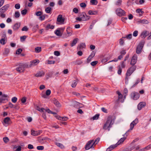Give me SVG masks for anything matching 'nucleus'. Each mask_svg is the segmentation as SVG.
Listing matches in <instances>:
<instances>
[{
    "label": "nucleus",
    "instance_id": "obj_24",
    "mask_svg": "<svg viewBox=\"0 0 151 151\" xmlns=\"http://www.w3.org/2000/svg\"><path fill=\"white\" fill-rule=\"evenodd\" d=\"M98 13L97 11L89 10L88 12V14L90 15H94L97 14Z\"/></svg>",
    "mask_w": 151,
    "mask_h": 151
},
{
    "label": "nucleus",
    "instance_id": "obj_34",
    "mask_svg": "<svg viewBox=\"0 0 151 151\" xmlns=\"http://www.w3.org/2000/svg\"><path fill=\"white\" fill-rule=\"evenodd\" d=\"M41 51V48L40 47H37L35 48V51L36 53H39Z\"/></svg>",
    "mask_w": 151,
    "mask_h": 151
},
{
    "label": "nucleus",
    "instance_id": "obj_15",
    "mask_svg": "<svg viewBox=\"0 0 151 151\" xmlns=\"http://www.w3.org/2000/svg\"><path fill=\"white\" fill-rule=\"evenodd\" d=\"M57 21L61 24L63 23L64 19L63 18L62 16L61 15H59L58 16L57 18Z\"/></svg>",
    "mask_w": 151,
    "mask_h": 151
},
{
    "label": "nucleus",
    "instance_id": "obj_4",
    "mask_svg": "<svg viewBox=\"0 0 151 151\" xmlns=\"http://www.w3.org/2000/svg\"><path fill=\"white\" fill-rule=\"evenodd\" d=\"M136 67L135 66H133L131 67L127 70L126 75L127 76H129L136 69ZM126 80H128V78L126 77L125 78Z\"/></svg>",
    "mask_w": 151,
    "mask_h": 151
},
{
    "label": "nucleus",
    "instance_id": "obj_56",
    "mask_svg": "<svg viewBox=\"0 0 151 151\" xmlns=\"http://www.w3.org/2000/svg\"><path fill=\"white\" fill-rule=\"evenodd\" d=\"M134 126H135L134 125V124H133L132 123H131L130 124V129H129L128 130V131H129L130 130H132V129H133Z\"/></svg>",
    "mask_w": 151,
    "mask_h": 151
},
{
    "label": "nucleus",
    "instance_id": "obj_28",
    "mask_svg": "<svg viewBox=\"0 0 151 151\" xmlns=\"http://www.w3.org/2000/svg\"><path fill=\"white\" fill-rule=\"evenodd\" d=\"M151 148V144L145 147L140 149L139 151H145L150 149Z\"/></svg>",
    "mask_w": 151,
    "mask_h": 151
},
{
    "label": "nucleus",
    "instance_id": "obj_40",
    "mask_svg": "<svg viewBox=\"0 0 151 151\" xmlns=\"http://www.w3.org/2000/svg\"><path fill=\"white\" fill-rule=\"evenodd\" d=\"M55 33L58 36H60L62 35V34L61 33L60 31L58 30H56L55 31Z\"/></svg>",
    "mask_w": 151,
    "mask_h": 151
},
{
    "label": "nucleus",
    "instance_id": "obj_59",
    "mask_svg": "<svg viewBox=\"0 0 151 151\" xmlns=\"http://www.w3.org/2000/svg\"><path fill=\"white\" fill-rule=\"evenodd\" d=\"M75 64L77 65H80L82 63V62L80 60H76L75 62Z\"/></svg>",
    "mask_w": 151,
    "mask_h": 151
},
{
    "label": "nucleus",
    "instance_id": "obj_20",
    "mask_svg": "<svg viewBox=\"0 0 151 151\" xmlns=\"http://www.w3.org/2000/svg\"><path fill=\"white\" fill-rule=\"evenodd\" d=\"M118 145H117L116 144L114 145H111L110 146H109V147L107 149L106 151H110L112 150H113L116 147H117Z\"/></svg>",
    "mask_w": 151,
    "mask_h": 151
},
{
    "label": "nucleus",
    "instance_id": "obj_13",
    "mask_svg": "<svg viewBox=\"0 0 151 151\" xmlns=\"http://www.w3.org/2000/svg\"><path fill=\"white\" fill-rule=\"evenodd\" d=\"M146 105L145 102H142L139 103L137 106L138 109L139 110H141Z\"/></svg>",
    "mask_w": 151,
    "mask_h": 151
},
{
    "label": "nucleus",
    "instance_id": "obj_2",
    "mask_svg": "<svg viewBox=\"0 0 151 151\" xmlns=\"http://www.w3.org/2000/svg\"><path fill=\"white\" fill-rule=\"evenodd\" d=\"M29 66L27 63H20L18 65V66L16 68V70L19 72H23L25 68H28Z\"/></svg>",
    "mask_w": 151,
    "mask_h": 151
},
{
    "label": "nucleus",
    "instance_id": "obj_38",
    "mask_svg": "<svg viewBox=\"0 0 151 151\" xmlns=\"http://www.w3.org/2000/svg\"><path fill=\"white\" fill-rule=\"evenodd\" d=\"M132 35L131 34H130L127 35H126L125 36L123 37L122 38H127V39H130L132 37Z\"/></svg>",
    "mask_w": 151,
    "mask_h": 151
},
{
    "label": "nucleus",
    "instance_id": "obj_52",
    "mask_svg": "<svg viewBox=\"0 0 151 151\" xmlns=\"http://www.w3.org/2000/svg\"><path fill=\"white\" fill-rule=\"evenodd\" d=\"M42 14V12L41 11H38L35 13V15L37 16H40Z\"/></svg>",
    "mask_w": 151,
    "mask_h": 151
},
{
    "label": "nucleus",
    "instance_id": "obj_27",
    "mask_svg": "<svg viewBox=\"0 0 151 151\" xmlns=\"http://www.w3.org/2000/svg\"><path fill=\"white\" fill-rule=\"evenodd\" d=\"M5 12L1 8L0 9V17L2 18L5 17L6 15L4 14Z\"/></svg>",
    "mask_w": 151,
    "mask_h": 151
},
{
    "label": "nucleus",
    "instance_id": "obj_45",
    "mask_svg": "<svg viewBox=\"0 0 151 151\" xmlns=\"http://www.w3.org/2000/svg\"><path fill=\"white\" fill-rule=\"evenodd\" d=\"M52 10V9L51 8L48 7L46 8L45 11L46 13H50Z\"/></svg>",
    "mask_w": 151,
    "mask_h": 151
},
{
    "label": "nucleus",
    "instance_id": "obj_6",
    "mask_svg": "<svg viewBox=\"0 0 151 151\" xmlns=\"http://www.w3.org/2000/svg\"><path fill=\"white\" fill-rule=\"evenodd\" d=\"M95 145H94L93 140H91L88 142L86 144L85 148L86 150H87L90 148H93Z\"/></svg>",
    "mask_w": 151,
    "mask_h": 151
},
{
    "label": "nucleus",
    "instance_id": "obj_22",
    "mask_svg": "<svg viewBox=\"0 0 151 151\" xmlns=\"http://www.w3.org/2000/svg\"><path fill=\"white\" fill-rule=\"evenodd\" d=\"M148 33L149 32L147 31H144L142 32L141 35V36L142 38H144L147 35Z\"/></svg>",
    "mask_w": 151,
    "mask_h": 151
},
{
    "label": "nucleus",
    "instance_id": "obj_12",
    "mask_svg": "<svg viewBox=\"0 0 151 151\" xmlns=\"http://www.w3.org/2000/svg\"><path fill=\"white\" fill-rule=\"evenodd\" d=\"M42 132V130L35 131L32 130L31 131V134L34 136H37L40 134Z\"/></svg>",
    "mask_w": 151,
    "mask_h": 151
},
{
    "label": "nucleus",
    "instance_id": "obj_64",
    "mask_svg": "<svg viewBox=\"0 0 151 151\" xmlns=\"http://www.w3.org/2000/svg\"><path fill=\"white\" fill-rule=\"evenodd\" d=\"M28 30V28L27 26L24 27L22 29V31H27Z\"/></svg>",
    "mask_w": 151,
    "mask_h": 151
},
{
    "label": "nucleus",
    "instance_id": "obj_55",
    "mask_svg": "<svg viewBox=\"0 0 151 151\" xmlns=\"http://www.w3.org/2000/svg\"><path fill=\"white\" fill-rule=\"evenodd\" d=\"M99 114H96L93 117L92 119L93 120L97 119L99 117Z\"/></svg>",
    "mask_w": 151,
    "mask_h": 151
},
{
    "label": "nucleus",
    "instance_id": "obj_3",
    "mask_svg": "<svg viewBox=\"0 0 151 151\" xmlns=\"http://www.w3.org/2000/svg\"><path fill=\"white\" fill-rule=\"evenodd\" d=\"M81 17H76V20L79 21H81L82 20L85 21L89 20L90 18V16L87 15L86 13L84 12H83L81 15Z\"/></svg>",
    "mask_w": 151,
    "mask_h": 151
},
{
    "label": "nucleus",
    "instance_id": "obj_53",
    "mask_svg": "<svg viewBox=\"0 0 151 151\" xmlns=\"http://www.w3.org/2000/svg\"><path fill=\"white\" fill-rule=\"evenodd\" d=\"M122 72V68H120V66H118V70L117 72L118 73L119 75H121Z\"/></svg>",
    "mask_w": 151,
    "mask_h": 151
},
{
    "label": "nucleus",
    "instance_id": "obj_23",
    "mask_svg": "<svg viewBox=\"0 0 151 151\" xmlns=\"http://www.w3.org/2000/svg\"><path fill=\"white\" fill-rule=\"evenodd\" d=\"M85 47L86 45L84 43H82L78 46L77 49L78 50H80L81 49L85 48Z\"/></svg>",
    "mask_w": 151,
    "mask_h": 151
},
{
    "label": "nucleus",
    "instance_id": "obj_26",
    "mask_svg": "<svg viewBox=\"0 0 151 151\" xmlns=\"http://www.w3.org/2000/svg\"><path fill=\"white\" fill-rule=\"evenodd\" d=\"M126 137H124L123 138H121L120 140L118 141V142L116 144L117 145H120V144L122 143L126 139Z\"/></svg>",
    "mask_w": 151,
    "mask_h": 151
},
{
    "label": "nucleus",
    "instance_id": "obj_11",
    "mask_svg": "<svg viewBox=\"0 0 151 151\" xmlns=\"http://www.w3.org/2000/svg\"><path fill=\"white\" fill-rule=\"evenodd\" d=\"M40 62L39 60L36 59L35 60L30 62V64L28 65L29 68L34 66L37 65Z\"/></svg>",
    "mask_w": 151,
    "mask_h": 151
},
{
    "label": "nucleus",
    "instance_id": "obj_14",
    "mask_svg": "<svg viewBox=\"0 0 151 151\" xmlns=\"http://www.w3.org/2000/svg\"><path fill=\"white\" fill-rule=\"evenodd\" d=\"M137 59V56L136 55H134L131 60L130 64L132 65H134L136 63Z\"/></svg>",
    "mask_w": 151,
    "mask_h": 151
},
{
    "label": "nucleus",
    "instance_id": "obj_37",
    "mask_svg": "<svg viewBox=\"0 0 151 151\" xmlns=\"http://www.w3.org/2000/svg\"><path fill=\"white\" fill-rule=\"evenodd\" d=\"M6 42V39L5 38L1 39L0 40V43L2 45H4Z\"/></svg>",
    "mask_w": 151,
    "mask_h": 151
},
{
    "label": "nucleus",
    "instance_id": "obj_1",
    "mask_svg": "<svg viewBox=\"0 0 151 151\" xmlns=\"http://www.w3.org/2000/svg\"><path fill=\"white\" fill-rule=\"evenodd\" d=\"M113 123L112 117L111 116L108 117L106 122L104 125L103 129L105 130L108 129V131H109Z\"/></svg>",
    "mask_w": 151,
    "mask_h": 151
},
{
    "label": "nucleus",
    "instance_id": "obj_10",
    "mask_svg": "<svg viewBox=\"0 0 151 151\" xmlns=\"http://www.w3.org/2000/svg\"><path fill=\"white\" fill-rule=\"evenodd\" d=\"M131 97L134 100H136L139 99V94L135 92H134L131 94Z\"/></svg>",
    "mask_w": 151,
    "mask_h": 151
},
{
    "label": "nucleus",
    "instance_id": "obj_32",
    "mask_svg": "<svg viewBox=\"0 0 151 151\" xmlns=\"http://www.w3.org/2000/svg\"><path fill=\"white\" fill-rule=\"evenodd\" d=\"M90 3L92 5H96L98 3V1L97 0H91Z\"/></svg>",
    "mask_w": 151,
    "mask_h": 151
},
{
    "label": "nucleus",
    "instance_id": "obj_62",
    "mask_svg": "<svg viewBox=\"0 0 151 151\" xmlns=\"http://www.w3.org/2000/svg\"><path fill=\"white\" fill-rule=\"evenodd\" d=\"M21 101L22 102V103H25L26 101V98L25 97H23L21 99Z\"/></svg>",
    "mask_w": 151,
    "mask_h": 151
},
{
    "label": "nucleus",
    "instance_id": "obj_25",
    "mask_svg": "<svg viewBox=\"0 0 151 151\" xmlns=\"http://www.w3.org/2000/svg\"><path fill=\"white\" fill-rule=\"evenodd\" d=\"M53 103L57 107H60L61 106V105L59 103V102L55 99H54V100Z\"/></svg>",
    "mask_w": 151,
    "mask_h": 151
},
{
    "label": "nucleus",
    "instance_id": "obj_18",
    "mask_svg": "<svg viewBox=\"0 0 151 151\" xmlns=\"http://www.w3.org/2000/svg\"><path fill=\"white\" fill-rule=\"evenodd\" d=\"M116 92L118 95V101L122 103L124 101V100H122V99L123 97L122 95L119 91H117Z\"/></svg>",
    "mask_w": 151,
    "mask_h": 151
},
{
    "label": "nucleus",
    "instance_id": "obj_16",
    "mask_svg": "<svg viewBox=\"0 0 151 151\" xmlns=\"http://www.w3.org/2000/svg\"><path fill=\"white\" fill-rule=\"evenodd\" d=\"M45 73L42 71H40L38 72L35 75L37 77H40L44 76L45 75Z\"/></svg>",
    "mask_w": 151,
    "mask_h": 151
},
{
    "label": "nucleus",
    "instance_id": "obj_57",
    "mask_svg": "<svg viewBox=\"0 0 151 151\" xmlns=\"http://www.w3.org/2000/svg\"><path fill=\"white\" fill-rule=\"evenodd\" d=\"M138 122V120L137 119H136L132 123L135 125Z\"/></svg>",
    "mask_w": 151,
    "mask_h": 151
},
{
    "label": "nucleus",
    "instance_id": "obj_30",
    "mask_svg": "<svg viewBox=\"0 0 151 151\" xmlns=\"http://www.w3.org/2000/svg\"><path fill=\"white\" fill-rule=\"evenodd\" d=\"M9 7V4H7L2 7L1 9H2L4 12H5L7 10Z\"/></svg>",
    "mask_w": 151,
    "mask_h": 151
},
{
    "label": "nucleus",
    "instance_id": "obj_50",
    "mask_svg": "<svg viewBox=\"0 0 151 151\" xmlns=\"http://www.w3.org/2000/svg\"><path fill=\"white\" fill-rule=\"evenodd\" d=\"M109 59V58H105L102 60H101V62L103 63H105V62H106Z\"/></svg>",
    "mask_w": 151,
    "mask_h": 151
},
{
    "label": "nucleus",
    "instance_id": "obj_61",
    "mask_svg": "<svg viewBox=\"0 0 151 151\" xmlns=\"http://www.w3.org/2000/svg\"><path fill=\"white\" fill-rule=\"evenodd\" d=\"M124 40L122 38H121L119 40V44L121 45H122L124 43Z\"/></svg>",
    "mask_w": 151,
    "mask_h": 151
},
{
    "label": "nucleus",
    "instance_id": "obj_44",
    "mask_svg": "<svg viewBox=\"0 0 151 151\" xmlns=\"http://www.w3.org/2000/svg\"><path fill=\"white\" fill-rule=\"evenodd\" d=\"M119 66H120V68H124L125 67V64L124 61L122 62L121 63L120 65Z\"/></svg>",
    "mask_w": 151,
    "mask_h": 151
},
{
    "label": "nucleus",
    "instance_id": "obj_48",
    "mask_svg": "<svg viewBox=\"0 0 151 151\" xmlns=\"http://www.w3.org/2000/svg\"><path fill=\"white\" fill-rule=\"evenodd\" d=\"M3 140L4 142L5 143H7L9 140V139L8 137H5L3 138Z\"/></svg>",
    "mask_w": 151,
    "mask_h": 151
},
{
    "label": "nucleus",
    "instance_id": "obj_9",
    "mask_svg": "<svg viewBox=\"0 0 151 151\" xmlns=\"http://www.w3.org/2000/svg\"><path fill=\"white\" fill-rule=\"evenodd\" d=\"M11 122V120L9 117H7L5 118L2 123L3 125L5 126H7L10 124V122Z\"/></svg>",
    "mask_w": 151,
    "mask_h": 151
},
{
    "label": "nucleus",
    "instance_id": "obj_21",
    "mask_svg": "<svg viewBox=\"0 0 151 151\" xmlns=\"http://www.w3.org/2000/svg\"><path fill=\"white\" fill-rule=\"evenodd\" d=\"M56 117L58 119H59L60 120L62 121H67L68 119V118L67 117H62L59 116H56Z\"/></svg>",
    "mask_w": 151,
    "mask_h": 151
},
{
    "label": "nucleus",
    "instance_id": "obj_63",
    "mask_svg": "<svg viewBox=\"0 0 151 151\" xmlns=\"http://www.w3.org/2000/svg\"><path fill=\"white\" fill-rule=\"evenodd\" d=\"M51 91L49 89L47 90L46 92V94L47 96L49 95L51 93Z\"/></svg>",
    "mask_w": 151,
    "mask_h": 151
},
{
    "label": "nucleus",
    "instance_id": "obj_7",
    "mask_svg": "<svg viewBox=\"0 0 151 151\" xmlns=\"http://www.w3.org/2000/svg\"><path fill=\"white\" fill-rule=\"evenodd\" d=\"M9 96L8 95L4 94L0 97V103H4L8 101Z\"/></svg>",
    "mask_w": 151,
    "mask_h": 151
},
{
    "label": "nucleus",
    "instance_id": "obj_8",
    "mask_svg": "<svg viewBox=\"0 0 151 151\" xmlns=\"http://www.w3.org/2000/svg\"><path fill=\"white\" fill-rule=\"evenodd\" d=\"M116 13L119 16H124L125 15V12L121 8L117 9L116 10Z\"/></svg>",
    "mask_w": 151,
    "mask_h": 151
},
{
    "label": "nucleus",
    "instance_id": "obj_46",
    "mask_svg": "<svg viewBox=\"0 0 151 151\" xmlns=\"http://www.w3.org/2000/svg\"><path fill=\"white\" fill-rule=\"evenodd\" d=\"M122 0H117L115 3V4L117 6H120L122 4Z\"/></svg>",
    "mask_w": 151,
    "mask_h": 151
},
{
    "label": "nucleus",
    "instance_id": "obj_51",
    "mask_svg": "<svg viewBox=\"0 0 151 151\" xmlns=\"http://www.w3.org/2000/svg\"><path fill=\"white\" fill-rule=\"evenodd\" d=\"M77 83L76 81H73L72 84L71 86L73 88H75L77 85Z\"/></svg>",
    "mask_w": 151,
    "mask_h": 151
},
{
    "label": "nucleus",
    "instance_id": "obj_39",
    "mask_svg": "<svg viewBox=\"0 0 151 151\" xmlns=\"http://www.w3.org/2000/svg\"><path fill=\"white\" fill-rule=\"evenodd\" d=\"M54 28V26L53 25H51L50 24H48L46 27V29H53Z\"/></svg>",
    "mask_w": 151,
    "mask_h": 151
},
{
    "label": "nucleus",
    "instance_id": "obj_17",
    "mask_svg": "<svg viewBox=\"0 0 151 151\" xmlns=\"http://www.w3.org/2000/svg\"><path fill=\"white\" fill-rule=\"evenodd\" d=\"M20 23H17L15 24L13 26V28L14 30H17L19 28L20 26Z\"/></svg>",
    "mask_w": 151,
    "mask_h": 151
},
{
    "label": "nucleus",
    "instance_id": "obj_31",
    "mask_svg": "<svg viewBox=\"0 0 151 151\" xmlns=\"http://www.w3.org/2000/svg\"><path fill=\"white\" fill-rule=\"evenodd\" d=\"M55 144L56 145L61 149H63L65 147L62 144L58 142H55Z\"/></svg>",
    "mask_w": 151,
    "mask_h": 151
},
{
    "label": "nucleus",
    "instance_id": "obj_35",
    "mask_svg": "<svg viewBox=\"0 0 151 151\" xmlns=\"http://www.w3.org/2000/svg\"><path fill=\"white\" fill-rule=\"evenodd\" d=\"M67 33L68 36H70L72 35V31L70 29V28H68L67 29Z\"/></svg>",
    "mask_w": 151,
    "mask_h": 151
},
{
    "label": "nucleus",
    "instance_id": "obj_29",
    "mask_svg": "<svg viewBox=\"0 0 151 151\" xmlns=\"http://www.w3.org/2000/svg\"><path fill=\"white\" fill-rule=\"evenodd\" d=\"M78 38H76L74 39L72 42L71 44V47H73L75 45L76 43H77L78 41Z\"/></svg>",
    "mask_w": 151,
    "mask_h": 151
},
{
    "label": "nucleus",
    "instance_id": "obj_36",
    "mask_svg": "<svg viewBox=\"0 0 151 151\" xmlns=\"http://www.w3.org/2000/svg\"><path fill=\"white\" fill-rule=\"evenodd\" d=\"M36 109H37V110L41 112H44V110H45V109L43 108H40L38 106L37 107Z\"/></svg>",
    "mask_w": 151,
    "mask_h": 151
},
{
    "label": "nucleus",
    "instance_id": "obj_42",
    "mask_svg": "<svg viewBox=\"0 0 151 151\" xmlns=\"http://www.w3.org/2000/svg\"><path fill=\"white\" fill-rule=\"evenodd\" d=\"M100 140V138H96L95 141L93 140V142L94 143V145H95V146L98 143L99 141Z\"/></svg>",
    "mask_w": 151,
    "mask_h": 151
},
{
    "label": "nucleus",
    "instance_id": "obj_43",
    "mask_svg": "<svg viewBox=\"0 0 151 151\" xmlns=\"http://www.w3.org/2000/svg\"><path fill=\"white\" fill-rule=\"evenodd\" d=\"M15 148L16 149L15 151H20L21 150V147L20 146L15 147L13 148L14 149Z\"/></svg>",
    "mask_w": 151,
    "mask_h": 151
},
{
    "label": "nucleus",
    "instance_id": "obj_54",
    "mask_svg": "<svg viewBox=\"0 0 151 151\" xmlns=\"http://www.w3.org/2000/svg\"><path fill=\"white\" fill-rule=\"evenodd\" d=\"M22 51V50L21 48L18 49L16 51V53L17 54H20Z\"/></svg>",
    "mask_w": 151,
    "mask_h": 151
},
{
    "label": "nucleus",
    "instance_id": "obj_19",
    "mask_svg": "<svg viewBox=\"0 0 151 151\" xmlns=\"http://www.w3.org/2000/svg\"><path fill=\"white\" fill-rule=\"evenodd\" d=\"M73 104L74 107L78 108H80L81 106V104L76 101H73Z\"/></svg>",
    "mask_w": 151,
    "mask_h": 151
},
{
    "label": "nucleus",
    "instance_id": "obj_5",
    "mask_svg": "<svg viewBox=\"0 0 151 151\" xmlns=\"http://www.w3.org/2000/svg\"><path fill=\"white\" fill-rule=\"evenodd\" d=\"M145 44V42L144 41L141 42L138 45L137 47L136 52L137 54H139L141 52V50Z\"/></svg>",
    "mask_w": 151,
    "mask_h": 151
},
{
    "label": "nucleus",
    "instance_id": "obj_47",
    "mask_svg": "<svg viewBox=\"0 0 151 151\" xmlns=\"http://www.w3.org/2000/svg\"><path fill=\"white\" fill-rule=\"evenodd\" d=\"M94 56V55L93 54H91L90 55L88 58L87 59V62L88 63H89L90 61V60L88 61V59H89L90 58V59H91Z\"/></svg>",
    "mask_w": 151,
    "mask_h": 151
},
{
    "label": "nucleus",
    "instance_id": "obj_33",
    "mask_svg": "<svg viewBox=\"0 0 151 151\" xmlns=\"http://www.w3.org/2000/svg\"><path fill=\"white\" fill-rule=\"evenodd\" d=\"M139 22V23L144 24H147L149 23L148 21L146 19L140 20Z\"/></svg>",
    "mask_w": 151,
    "mask_h": 151
},
{
    "label": "nucleus",
    "instance_id": "obj_49",
    "mask_svg": "<svg viewBox=\"0 0 151 151\" xmlns=\"http://www.w3.org/2000/svg\"><path fill=\"white\" fill-rule=\"evenodd\" d=\"M17 98L16 97H14L12 98V101L14 103H15L17 101Z\"/></svg>",
    "mask_w": 151,
    "mask_h": 151
},
{
    "label": "nucleus",
    "instance_id": "obj_60",
    "mask_svg": "<svg viewBox=\"0 0 151 151\" xmlns=\"http://www.w3.org/2000/svg\"><path fill=\"white\" fill-rule=\"evenodd\" d=\"M27 11V10L26 9L23 10L21 11V14L22 15H25L26 14Z\"/></svg>",
    "mask_w": 151,
    "mask_h": 151
},
{
    "label": "nucleus",
    "instance_id": "obj_41",
    "mask_svg": "<svg viewBox=\"0 0 151 151\" xmlns=\"http://www.w3.org/2000/svg\"><path fill=\"white\" fill-rule=\"evenodd\" d=\"M20 15L19 12L18 11L16 12L14 14V17L16 18H19Z\"/></svg>",
    "mask_w": 151,
    "mask_h": 151
},
{
    "label": "nucleus",
    "instance_id": "obj_58",
    "mask_svg": "<svg viewBox=\"0 0 151 151\" xmlns=\"http://www.w3.org/2000/svg\"><path fill=\"white\" fill-rule=\"evenodd\" d=\"M37 148L38 150H42L44 149V147L43 146H37Z\"/></svg>",
    "mask_w": 151,
    "mask_h": 151
}]
</instances>
